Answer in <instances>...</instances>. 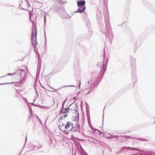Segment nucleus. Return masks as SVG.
<instances>
[{"instance_id":"39448f33","label":"nucleus","mask_w":155,"mask_h":155,"mask_svg":"<svg viewBox=\"0 0 155 155\" xmlns=\"http://www.w3.org/2000/svg\"><path fill=\"white\" fill-rule=\"evenodd\" d=\"M85 2L84 0L79 1L77 2V4L78 6L84 5Z\"/></svg>"},{"instance_id":"ddd939ff","label":"nucleus","mask_w":155,"mask_h":155,"mask_svg":"<svg viewBox=\"0 0 155 155\" xmlns=\"http://www.w3.org/2000/svg\"><path fill=\"white\" fill-rule=\"evenodd\" d=\"M30 20H31V15H30Z\"/></svg>"},{"instance_id":"aec40b11","label":"nucleus","mask_w":155,"mask_h":155,"mask_svg":"<svg viewBox=\"0 0 155 155\" xmlns=\"http://www.w3.org/2000/svg\"><path fill=\"white\" fill-rule=\"evenodd\" d=\"M65 2H64V3H63V2H62V3H63V4H64Z\"/></svg>"},{"instance_id":"7ed1b4c3","label":"nucleus","mask_w":155,"mask_h":155,"mask_svg":"<svg viewBox=\"0 0 155 155\" xmlns=\"http://www.w3.org/2000/svg\"><path fill=\"white\" fill-rule=\"evenodd\" d=\"M68 109L71 111H76L78 107L74 103L72 104L70 106L68 107Z\"/></svg>"},{"instance_id":"2eb2a0df","label":"nucleus","mask_w":155,"mask_h":155,"mask_svg":"<svg viewBox=\"0 0 155 155\" xmlns=\"http://www.w3.org/2000/svg\"><path fill=\"white\" fill-rule=\"evenodd\" d=\"M104 67V71H105V70H106V67H105V68H104V67Z\"/></svg>"},{"instance_id":"9b49d317","label":"nucleus","mask_w":155,"mask_h":155,"mask_svg":"<svg viewBox=\"0 0 155 155\" xmlns=\"http://www.w3.org/2000/svg\"><path fill=\"white\" fill-rule=\"evenodd\" d=\"M15 74V73H12V74H8V75H13V74Z\"/></svg>"},{"instance_id":"1a4fd4ad","label":"nucleus","mask_w":155,"mask_h":155,"mask_svg":"<svg viewBox=\"0 0 155 155\" xmlns=\"http://www.w3.org/2000/svg\"><path fill=\"white\" fill-rule=\"evenodd\" d=\"M133 150H137L138 151H140V150L138 148H133Z\"/></svg>"},{"instance_id":"6e6552de","label":"nucleus","mask_w":155,"mask_h":155,"mask_svg":"<svg viewBox=\"0 0 155 155\" xmlns=\"http://www.w3.org/2000/svg\"><path fill=\"white\" fill-rule=\"evenodd\" d=\"M116 137V136H110V137H107V138H114V137Z\"/></svg>"},{"instance_id":"9d476101","label":"nucleus","mask_w":155,"mask_h":155,"mask_svg":"<svg viewBox=\"0 0 155 155\" xmlns=\"http://www.w3.org/2000/svg\"><path fill=\"white\" fill-rule=\"evenodd\" d=\"M126 148H127V147H123V149H126ZM127 148H130V149H133V148L130 147H128Z\"/></svg>"},{"instance_id":"20e7f679","label":"nucleus","mask_w":155,"mask_h":155,"mask_svg":"<svg viewBox=\"0 0 155 155\" xmlns=\"http://www.w3.org/2000/svg\"><path fill=\"white\" fill-rule=\"evenodd\" d=\"M85 9V5H82L78 6V9L76 11L77 12L81 13L84 11Z\"/></svg>"},{"instance_id":"0eeeda50","label":"nucleus","mask_w":155,"mask_h":155,"mask_svg":"<svg viewBox=\"0 0 155 155\" xmlns=\"http://www.w3.org/2000/svg\"><path fill=\"white\" fill-rule=\"evenodd\" d=\"M69 109H68V107H67L65 108L64 109H63L62 110V112L64 113H67L68 112Z\"/></svg>"},{"instance_id":"423d86ee","label":"nucleus","mask_w":155,"mask_h":155,"mask_svg":"<svg viewBox=\"0 0 155 155\" xmlns=\"http://www.w3.org/2000/svg\"><path fill=\"white\" fill-rule=\"evenodd\" d=\"M79 129V128L78 127H74L73 126V127L72 128V129H71V132H74L77 131Z\"/></svg>"},{"instance_id":"dca6fc26","label":"nucleus","mask_w":155,"mask_h":155,"mask_svg":"<svg viewBox=\"0 0 155 155\" xmlns=\"http://www.w3.org/2000/svg\"><path fill=\"white\" fill-rule=\"evenodd\" d=\"M44 18H45V22H46V18H45V16H44Z\"/></svg>"},{"instance_id":"412c9836","label":"nucleus","mask_w":155,"mask_h":155,"mask_svg":"<svg viewBox=\"0 0 155 155\" xmlns=\"http://www.w3.org/2000/svg\"><path fill=\"white\" fill-rule=\"evenodd\" d=\"M88 83H89V81H88Z\"/></svg>"},{"instance_id":"4468645a","label":"nucleus","mask_w":155,"mask_h":155,"mask_svg":"<svg viewBox=\"0 0 155 155\" xmlns=\"http://www.w3.org/2000/svg\"><path fill=\"white\" fill-rule=\"evenodd\" d=\"M92 130L93 131H94V132H95V130H97L95 129H92Z\"/></svg>"},{"instance_id":"a211bd4d","label":"nucleus","mask_w":155,"mask_h":155,"mask_svg":"<svg viewBox=\"0 0 155 155\" xmlns=\"http://www.w3.org/2000/svg\"><path fill=\"white\" fill-rule=\"evenodd\" d=\"M70 86V87H74V86L73 85H70V86Z\"/></svg>"},{"instance_id":"f03ea898","label":"nucleus","mask_w":155,"mask_h":155,"mask_svg":"<svg viewBox=\"0 0 155 155\" xmlns=\"http://www.w3.org/2000/svg\"><path fill=\"white\" fill-rule=\"evenodd\" d=\"M73 124L71 123L68 122L65 126V129L64 130V133L65 134H68L71 132V129L73 127Z\"/></svg>"},{"instance_id":"4be33fe9","label":"nucleus","mask_w":155,"mask_h":155,"mask_svg":"<svg viewBox=\"0 0 155 155\" xmlns=\"http://www.w3.org/2000/svg\"><path fill=\"white\" fill-rule=\"evenodd\" d=\"M26 140H27V137L26 138Z\"/></svg>"},{"instance_id":"f8f14e48","label":"nucleus","mask_w":155,"mask_h":155,"mask_svg":"<svg viewBox=\"0 0 155 155\" xmlns=\"http://www.w3.org/2000/svg\"><path fill=\"white\" fill-rule=\"evenodd\" d=\"M8 84V83H2V84H0V85L4 84Z\"/></svg>"},{"instance_id":"f3484780","label":"nucleus","mask_w":155,"mask_h":155,"mask_svg":"<svg viewBox=\"0 0 155 155\" xmlns=\"http://www.w3.org/2000/svg\"><path fill=\"white\" fill-rule=\"evenodd\" d=\"M81 84V81H80L79 84V87H80V85Z\"/></svg>"},{"instance_id":"f257e3e1","label":"nucleus","mask_w":155,"mask_h":155,"mask_svg":"<svg viewBox=\"0 0 155 155\" xmlns=\"http://www.w3.org/2000/svg\"><path fill=\"white\" fill-rule=\"evenodd\" d=\"M37 34V29L36 28H34L32 30L31 35L32 42L34 46V45L36 46L37 45V42L36 41Z\"/></svg>"},{"instance_id":"6ab92c4d","label":"nucleus","mask_w":155,"mask_h":155,"mask_svg":"<svg viewBox=\"0 0 155 155\" xmlns=\"http://www.w3.org/2000/svg\"><path fill=\"white\" fill-rule=\"evenodd\" d=\"M107 60H108V59H107V61H106V63H107Z\"/></svg>"}]
</instances>
